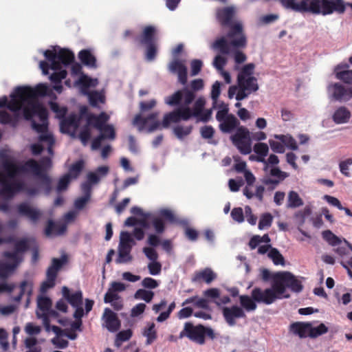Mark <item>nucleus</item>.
<instances>
[{
  "label": "nucleus",
  "mask_w": 352,
  "mask_h": 352,
  "mask_svg": "<svg viewBox=\"0 0 352 352\" xmlns=\"http://www.w3.org/2000/svg\"><path fill=\"white\" fill-rule=\"evenodd\" d=\"M52 93L49 86L40 83L34 87H17L10 94V100L6 96L0 98V107L6 106L10 111L0 110V123L15 126L21 119L32 121V128L38 135L37 142L30 145L34 155L45 148L50 155L53 154L55 140L47 129V111L38 99L39 96H51Z\"/></svg>",
  "instance_id": "1"
},
{
  "label": "nucleus",
  "mask_w": 352,
  "mask_h": 352,
  "mask_svg": "<svg viewBox=\"0 0 352 352\" xmlns=\"http://www.w3.org/2000/svg\"><path fill=\"white\" fill-rule=\"evenodd\" d=\"M0 194L7 199L24 191L30 196L38 194L43 189L46 194L51 190V180L44 173L50 167L49 157L43 158L40 164L28 160L23 164L5 151H0Z\"/></svg>",
  "instance_id": "2"
},
{
  "label": "nucleus",
  "mask_w": 352,
  "mask_h": 352,
  "mask_svg": "<svg viewBox=\"0 0 352 352\" xmlns=\"http://www.w3.org/2000/svg\"><path fill=\"white\" fill-rule=\"evenodd\" d=\"M87 107H83L80 109V115H71L66 119H63L60 122V129L62 133H69L74 137L78 128L85 124V126L80 129L78 138L83 145H87L91 137V126L97 129L100 135L95 138L91 143V149H98L104 138L113 140L115 138V130L112 125L106 124L109 116L106 113H101L98 116L94 115H87Z\"/></svg>",
  "instance_id": "3"
},
{
  "label": "nucleus",
  "mask_w": 352,
  "mask_h": 352,
  "mask_svg": "<svg viewBox=\"0 0 352 352\" xmlns=\"http://www.w3.org/2000/svg\"><path fill=\"white\" fill-rule=\"evenodd\" d=\"M43 53L48 63L41 61L40 68L45 75L49 74V69L53 71L50 77L54 83L53 88L57 92L61 93L63 87L59 82L66 77L65 68L74 61V55L71 51L59 47H52Z\"/></svg>",
  "instance_id": "4"
},
{
  "label": "nucleus",
  "mask_w": 352,
  "mask_h": 352,
  "mask_svg": "<svg viewBox=\"0 0 352 352\" xmlns=\"http://www.w3.org/2000/svg\"><path fill=\"white\" fill-rule=\"evenodd\" d=\"M247 45L246 37L243 32L241 22H236L231 26L226 37L217 39L212 47L225 54H232L236 63L240 64L246 60V56L239 51Z\"/></svg>",
  "instance_id": "5"
},
{
  "label": "nucleus",
  "mask_w": 352,
  "mask_h": 352,
  "mask_svg": "<svg viewBox=\"0 0 352 352\" xmlns=\"http://www.w3.org/2000/svg\"><path fill=\"white\" fill-rule=\"evenodd\" d=\"M195 99V94L188 89L177 91L173 95L164 98V102L169 106L183 105L184 108L190 112V118L196 117L199 121L206 122L212 116V109L204 110L206 100L204 97L198 98L193 107L190 104Z\"/></svg>",
  "instance_id": "6"
},
{
  "label": "nucleus",
  "mask_w": 352,
  "mask_h": 352,
  "mask_svg": "<svg viewBox=\"0 0 352 352\" xmlns=\"http://www.w3.org/2000/svg\"><path fill=\"white\" fill-rule=\"evenodd\" d=\"M254 69L253 63L247 64L242 68L237 78L238 85H232L228 89L229 98L232 99L235 96L240 101L258 89L256 79L252 76Z\"/></svg>",
  "instance_id": "7"
},
{
  "label": "nucleus",
  "mask_w": 352,
  "mask_h": 352,
  "mask_svg": "<svg viewBox=\"0 0 352 352\" xmlns=\"http://www.w3.org/2000/svg\"><path fill=\"white\" fill-rule=\"evenodd\" d=\"M81 66L74 64L72 67V76L74 78V85L78 87L84 95H87L89 102L96 107L98 103L104 102V95L102 91L88 92V89L97 86L98 80L81 73Z\"/></svg>",
  "instance_id": "8"
},
{
  "label": "nucleus",
  "mask_w": 352,
  "mask_h": 352,
  "mask_svg": "<svg viewBox=\"0 0 352 352\" xmlns=\"http://www.w3.org/2000/svg\"><path fill=\"white\" fill-rule=\"evenodd\" d=\"M29 240L21 239L14 243L13 252H5V261H0V278L10 276L23 261V255L29 245Z\"/></svg>",
  "instance_id": "9"
},
{
  "label": "nucleus",
  "mask_w": 352,
  "mask_h": 352,
  "mask_svg": "<svg viewBox=\"0 0 352 352\" xmlns=\"http://www.w3.org/2000/svg\"><path fill=\"white\" fill-rule=\"evenodd\" d=\"M109 170L107 166H102L98 167L94 172L88 173L87 182L82 184V190L85 195L76 200L74 203L76 208L81 209L84 207L90 197L91 186L98 183L102 178L107 175Z\"/></svg>",
  "instance_id": "10"
},
{
  "label": "nucleus",
  "mask_w": 352,
  "mask_h": 352,
  "mask_svg": "<svg viewBox=\"0 0 352 352\" xmlns=\"http://www.w3.org/2000/svg\"><path fill=\"white\" fill-rule=\"evenodd\" d=\"M272 278L273 282L270 288L262 289L259 287H255L252 289V297L254 301L265 305H271L277 299L283 298V290L279 289L278 286H276V280L274 275Z\"/></svg>",
  "instance_id": "11"
},
{
  "label": "nucleus",
  "mask_w": 352,
  "mask_h": 352,
  "mask_svg": "<svg viewBox=\"0 0 352 352\" xmlns=\"http://www.w3.org/2000/svg\"><path fill=\"white\" fill-rule=\"evenodd\" d=\"M274 276L276 280V286L283 290V298L289 297V295L286 293L287 287L294 292H300L302 289L300 281L289 272H278Z\"/></svg>",
  "instance_id": "12"
},
{
  "label": "nucleus",
  "mask_w": 352,
  "mask_h": 352,
  "mask_svg": "<svg viewBox=\"0 0 352 352\" xmlns=\"http://www.w3.org/2000/svg\"><path fill=\"white\" fill-rule=\"evenodd\" d=\"M135 244L131 234L128 232H122L118 245V254L116 260L117 263H126L132 260L131 251Z\"/></svg>",
  "instance_id": "13"
},
{
  "label": "nucleus",
  "mask_w": 352,
  "mask_h": 352,
  "mask_svg": "<svg viewBox=\"0 0 352 352\" xmlns=\"http://www.w3.org/2000/svg\"><path fill=\"white\" fill-rule=\"evenodd\" d=\"M230 139L233 144L242 154H249L252 151V142L250 136V131L243 126L237 128L234 134L231 135Z\"/></svg>",
  "instance_id": "14"
},
{
  "label": "nucleus",
  "mask_w": 352,
  "mask_h": 352,
  "mask_svg": "<svg viewBox=\"0 0 352 352\" xmlns=\"http://www.w3.org/2000/svg\"><path fill=\"white\" fill-rule=\"evenodd\" d=\"M327 96L331 100L347 102L352 98V86L345 87L339 82H331L327 87Z\"/></svg>",
  "instance_id": "15"
},
{
  "label": "nucleus",
  "mask_w": 352,
  "mask_h": 352,
  "mask_svg": "<svg viewBox=\"0 0 352 352\" xmlns=\"http://www.w3.org/2000/svg\"><path fill=\"white\" fill-rule=\"evenodd\" d=\"M158 115L157 112L153 113L145 118H143L141 115H137L133 121V124L140 131L153 132L159 129L162 125L157 120Z\"/></svg>",
  "instance_id": "16"
},
{
  "label": "nucleus",
  "mask_w": 352,
  "mask_h": 352,
  "mask_svg": "<svg viewBox=\"0 0 352 352\" xmlns=\"http://www.w3.org/2000/svg\"><path fill=\"white\" fill-rule=\"evenodd\" d=\"M63 297L75 309L74 317L75 319H80L84 315L82 309V294L81 291L71 292L67 287L62 289Z\"/></svg>",
  "instance_id": "17"
},
{
  "label": "nucleus",
  "mask_w": 352,
  "mask_h": 352,
  "mask_svg": "<svg viewBox=\"0 0 352 352\" xmlns=\"http://www.w3.org/2000/svg\"><path fill=\"white\" fill-rule=\"evenodd\" d=\"M205 328L203 326L194 327L190 323H186L184 329L179 335V338L187 337L190 340L201 344L205 341Z\"/></svg>",
  "instance_id": "18"
},
{
  "label": "nucleus",
  "mask_w": 352,
  "mask_h": 352,
  "mask_svg": "<svg viewBox=\"0 0 352 352\" xmlns=\"http://www.w3.org/2000/svg\"><path fill=\"white\" fill-rule=\"evenodd\" d=\"M66 262L65 256L60 258H54L52 260V265L48 268L47 272V279L43 283L41 287V291L45 292L48 289L54 287L55 284V279L59 269Z\"/></svg>",
  "instance_id": "19"
},
{
  "label": "nucleus",
  "mask_w": 352,
  "mask_h": 352,
  "mask_svg": "<svg viewBox=\"0 0 352 352\" xmlns=\"http://www.w3.org/2000/svg\"><path fill=\"white\" fill-rule=\"evenodd\" d=\"M179 107L164 116L162 126L168 128L171 124L177 123L181 120H188L190 118V112L184 108L183 105H178Z\"/></svg>",
  "instance_id": "20"
},
{
  "label": "nucleus",
  "mask_w": 352,
  "mask_h": 352,
  "mask_svg": "<svg viewBox=\"0 0 352 352\" xmlns=\"http://www.w3.org/2000/svg\"><path fill=\"white\" fill-rule=\"evenodd\" d=\"M84 166L83 162L79 160L74 163L69 169L67 174L62 177L58 182L56 190L60 192L65 190L72 179H76L80 174Z\"/></svg>",
  "instance_id": "21"
},
{
  "label": "nucleus",
  "mask_w": 352,
  "mask_h": 352,
  "mask_svg": "<svg viewBox=\"0 0 352 352\" xmlns=\"http://www.w3.org/2000/svg\"><path fill=\"white\" fill-rule=\"evenodd\" d=\"M246 217L247 221L254 226L256 223L257 218L252 214V209L250 206H246L244 208V211L242 208H234L231 211V217L232 219L239 223H243Z\"/></svg>",
  "instance_id": "22"
},
{
  "label": "nucleus",
  "mask_w": 352,
  "mask_h": 352,
  "mask_svg": "<svg viewBox=\"0 0 352 352\" xmlns=\"http://www.w3.org/2000/svg\"><path fill=\"white\" fill-rule=\"evenodd\" d=\"M20 215L26 217L32 222H36L42 215L41 211L28 202H23L16 206Z\"/></svg>",
  "instance_id": "23"
},
{
  "label": "nucleus",
  "mask_w": 352,
  "mask_h": 352,
  "mask_svg": "<svg viewBox=\"0 0 352 352\" xmlns=\"http://www.w3.org/2000/svg\"><path fill=\"white\" fill-rule=\"evenodd\" d=\"M151 223H152L155 231L157 234H161L164 230V223L162 218L156 214L148 213L145 214L143 219L140 221V224L144 229L150 228Z\"/></svg>",
  "instance_id": "24"
},
{
  "label": "nucleus",
  "mask_w": 352,
  "mask_h": 352,
  "mask_svg": "<svg viewBox=\"0 0 352 352\" xmlns=\"http://www.w3.org/2000/svg\"><path fill=\"white\" fill-rule=\"evenodd\" d=\"M102 320L103 327L111 332H116L120 327V321L117 315L110 309L106 308L104 309Z\"/></svg>",
  "instance_id": "25"
},
{
  "label": "nucleus",
  "mask_w": 352,
  "mask_h": 352,
  "mask_svg": "<svg viewBox=\"0 0 352 352\" xmlns=\"http://www.w3.org/2000/svg\"><path fill=\"white\" fill-rule=\"evenodd\" d=\"M223 314L226 321L230 326L235 324L236 320L245 317V314L243 309L238 306L224 307L223 309Z\"/></svg>",
  "instance_id": "26"
},
{
  "label": "nucleus",
  "mask_w": 352,
  "mask_h": 352,
  "mask_svg": "<svg viewBox=\"0 0 352 352\" xmlns=\"http://www.w3.org/2000/svg\"><path fill=\"white\" fill-rule=\"evenodd\" d=\"M258 252L260 254H267L268 258H270L276 265H284L285 264L283 255L277 249L272 248L270 245H260L258 249Z\"/></svg>",
  "instance_id": "27"
},
{
  "label": "nucleus",
  "mask_w": 352,
  "mask_h": 352,
  "mask_svg": "<svg viewBox=\"0 0 352 352\" xmlns=\"http://www.w3.org/2000/svg\"><path fill=\"white\" fill-rule=\"evenodd\" d=\"M169 70L172 73L177 74L179 81L185 85L187 82V68L184 60H173L168 65Z\"/></svg>",
  "instance_id": "28"
},
{
  "label": "nucleus",
  "mask_w": 352,
  "mask_h": 352,
  "mask_svg": "<svg viewBox=\"0 0 352 352\" xmlns=\"http://www.w3.org/2000/svg\"><path fill=\"white\" fill-rule=\"evenodd\" d=\"M44 326L47 331H53L56 334V337L52 339V342L56 347L59 349H65L68 345V341L63 339L61 336L63 330L56 326H51L46 319L44 320Z\"/></svg>",
  "instance_id": "29"
},
{
  "label": "nucleus",
  "mask_w": 352,
  "mask_h": 352,
  "mask_svg": "<svg viewBox=\"0 0 352 352\" xmlns=\"http://www.w3.org/2000/svg\"><path fill=\"white\" fill-rule=\"evenodd\" d=\"M351 118L350 110L344 106H340L334 109L331 114V119L336 124H344L349 122Z\"/></svg>",
  "instance_id": "30"
},
{
  "label": "nucleus",
  "mask_w": 352,
  "mask_h": 352,
  "mask_svg": "<svg viewBox=\"0 0 352 352\" xmlns=\"http://www.w3.org/2000/svg\"><path fill=\"white\" fill-rule=\"evenodd\" d=\"M243 195L248 199H256L263 201L265 187L261 185L251 186L247 185L243 190Z\"/></svg>",
  "instance_id": "31"
},
{
  "label": "nucleus",
  "mask_w": 352,
  "mask_h": 352,
  "mask_svg": "<svg viewBox=\"0 0 352 352\" xmlns=\"http://www.w3.org/2000/svg\"><path fill=\"white\" fill-rule=\"evenodd\" d=\"M289 329L293 334L301 338L309 337L310 323L302 322H294L290 325Z\"/></svg>",
  "instance_id": "32"
},
{
  "label": "nucleus",
  "mask_w": 352,
  "mask_h": 352,
  "mask_svg": "<svg viewBox=\"0 0 352 352\" xmlns=\"http://www.w3.org/2000/svg\"><path fill=\"white\" fill-rule=\"evenodd\" d=\"M38 310L36 312L38 318H43V320L45 319L49 322L47 319V315L50 313V309L52 305V302L50 298L41 296L39 297L37 302Z\"/></svg>",
  "instance_id": "33"
},
{
  "label": "nucleus",
  "mask_w": 352,
  "mask_h": 352,
  "mask_svg": "<svg viewBox=\"0 0 352 352\" xmlns=\"http://www.w3.org/2000/svg\"><path fill=\"white\" fill-rule=\"evenodd\" d=\"M19 288L20 289V294L14 298V300L19 301L23 296L27 295L28 302H29V297L32 294L33 288L32 278L30 276H26L25 278L20 283Z\"/></svg>",
  "instance_id": "34"
},
{
  "label": "nucleus",
  "mask_w": 352,
  "mask_h": 352,
  "mask_svg": "<svg viewBox=\"0 0 352 352\" xmlns=\"http://www.w3.org/2000/svg\"><path fill=\"white\" fill-rule=\"evenodd\" d=\"M235 12L236 9L233 6L219 9L217 12V19L222 25H229Z\"/></svg>",
  "instance_id": "35"
},
{
  "label": "nucleus",
  "mask_w": 352,
  "mask_h": 352,
  "mask_svg": "<svg viewBox=\"0 0 352 352\" xmlns=\"http://www.w3.org/2000/svg\"><path fill=\"white\" fill-rule=\"evenodd\" d=\"M217 278V274L210 269L205 268L197 272L192 278L193 281H204L207 284L210 283Z\"/></svg>",
  "instance_id": "36"
},
{
  "label": "nucleus",
  "mask_w": 352,
  "mask_h": 352,
  "mask_svg": "<svg viewBox=\"0 0 352 352\" xmlns=\"http://www.w3.org/2000/svg\"><path fill=\"white\" fill-rule=\"evenodd\" d=\"M67 226L64 223H54L52 221H49L48 225L45 229V234L47 236H58L63 234L66 230Z\"/></svg>",
  "instance_id": "37"
},
{
  "label": "nucleus",
  "mask_w": 352,
  "mask_h": 352,
  "mask_svg": "<svg viewBox=\"0 0 352 352\" xmlns=\"http://www.w3.org/2000/svg\"><path fill=\"white\" fill-rule=\"evenodd\" d=\"M142 335L146 338V344H151L157 337L155 324L153 322H148L142 330Z\"/></svg>",
  "instance_id": "38"
},
{
  "label": "nucleus",
  "mask_w": 352,
  "mask_h": 352,
  "mask_svg": "<svg viewBox=\"0 0 352 352\" xmlns=\"http://www.w3.org/2000/svg\"><path fill=\"white\" fill-rule=\"evenodd\" d=\"M239 124V122L235 116L230 115L227 118L219 122V128L224 133H230Z\"/></svg>",
  "instance_id": "39"
},
{
  "label": "nucleus",
  "mask_w": 352,
  "mask_h": 352,
  "mask_svg": "<svg viewBox=\"0 0 352 352\" xmlns=\"http://www.w3.org/2000/svg\"><path fill=\"white\" fill-rule=\"evenodd\" d=\"M334 72L337 79L347 84L352 83V70L346 69L345 67L338 65L336 67Z\"/></svg>",
  "instance_id": "40"
},
{
  "label": "nucleus",
  "mask_w": 352,
  "mask_h": 352,
  "mask_svg": "<svg viewBox=\"0 0 352 352\" xmlns=\"http://www.w3.org/2000/svg\"><path fill=\"white\" fill-rule=\"evenodd\" d=\"M274 138L279 140L284 145V148L291 150H296L298 145L296 140L290 134H275L273 135Z\"/></svg>",
  "instance_id": "41"
},
{
  "label": "nucleus",
  "mask_w": 352,
  "mask_h": 352,
  "mask_svg": "<svg viewBox=\"0 0 352 352\" xmlns=\"http://www.w3.org/2000/svg\"><path fill=\"white\" fill-rule=\"evenodd\" d=\"M254 151L256 153V161L266 163L265 157L269 152V147L265 143H256L254 146Z\"/></svg>",
  "instance_id": "42"
},
{
  "label": "nucleus",
  "mask_w": 352,
  "mask_h": 352,
  "mask_svg": "<svg viewBox=\"0 0 352 352\" xmlns=\"http://www.w3.org/2000/svg\"><path fill=\"white\" fill-rule=\"evenodd\" d=\"M78 57L81 62L89 67H96V60L95 56L92 54L90 50H81L78 54Z\"/></svg>",
  "instance_id": "43"
},
{
  "label": "nucleus",
  "mask_w": 352,
  "mask_h": 352,
  "mask_svg": "<svg viewBox=\"0 0 352 352\" xmlns=\"http://www.w3.org/2000/svg\"><path fill=\"white\" fill-rule=\"evenodd\" d=\"M156 32V28L153 26L146 27L143 30L141 43L144 45L155 43Z\"/></svg>",
  "instance_id": "44"
},
{
  "label": "nucleus",
  "mask_w": 352,
  "mask_h": 352,
  "mask_svg": "<svg viewBox=\"0 0 352 352\" xmlns=\"http://www.w3.org/2000/svg\"><path fill=\"white\" fill-rule=\"evenodd\" d=\"M270 239L268 234H264L263 236L258 235L254 236L250 241L249 245L251 249L258 248L260 245H270Z\"/></svg>",
  "instance_id": "45"
},
{
  "label": "nucleus",
  "mask_w": 352,
  "mask_h": 352,
  "mask_svg": "<svg viewBox=\"0 0 352 352\" xmlns=\"http://www.w3.org/2000/svg\"><path fill=\"white\" fill-rule=\"evenodd\" d=\"M303 205V201L295 191H290L287 197V207L298 208Z\"/></svg>",
  "instance_id": "46"
},
{
  "label": "nucleus",
  "mask_w": 352,
  "mask_h": 352,
  "mask_svg": "<svg viewBox=\"0 0 352 352\" xmlns=\"http://www.w3.org/2000/svg\"><path fill=\"white\" fill-rule=\"evenodd\" d=\"M217 109V113L216 114V119L219 122L227 118L230 114H228V107L226 104L223 102H217V105L214 107Z\"/></svg>",
  "instance_id": "47"
},
{
  "label": "nucleus",
  "mask_w": 352,
  "mask_h": 352,
  "mask_svg": "<svg viewBox=\"0 0 352 352\" xmlns=\"http://www.w3.org/2000/svg\"><path fill=\"white\" fill-rule=\"evenodd\" d=\"M153 292L146 290L144 289H138L134 294V298L136 300H142L146 302H150L153 300Z\"/></svg>",
  "instance_id": "48"
},
{
  "label": "nucleus",
  "mask_w": 352,
  "mask_h": 352,
  "mask_svg": "<svg viewBox=\"0 0 352 352\" xmlns=\"http://www.w3.org/2000/svg\"><path fill=\"white\" fill-rule=\"evenodd\" d=\"M192 131V126L177 125L173 129V133L179 140L188 135Z\"/></svg>",
  "instance_id": "49"
},
{
  "label": "nucleus",
  "mask_w": 352,
  "mask_h": 352,
  "mask_svg": "<svg viewBox=\"0 0 352 352\" xmlns=\"http://www.w3.org/2000/svg\"><path fill=\"white\" fill-rule=\"evenodd\" d=\"M104 300L106 303H110L116 310H120L122 307V300L119 295H114L113 297L105 294Z\"/></svg>",
  "instance_id": "50"
},
{
  "label": "nucleus",
  "mask_w": 352,
  "mask_h": 352,
  "mask_svg": "<svg viewBox=\"0 0 352 352\" xmlns=\"http://www.w3.org/2000/svg\"><path fill=\"white\" fill-rule=\"evenodd\" d=\"M256 301L248 296L243 295L240 296V303L241 306L247 311H254L256 308Z\"/></svg>",
  "instance_id": "51"
},
{
  "label": "nucleus",
  "mask_w": 352,
  "mask_h": 352,
  "mask_svg": "<svg viewBox=\"0 0 352 352\" xmlns=\"http://www.w3.org/2000/svg\"><path fill=\"white\" fill-rule=\"evenodd\" d=\"M126 286L124 283L120 282H112L110 287L106 294H109V296H114V295H118V292L124 291Z\"/></svg>",
  "instance_id": "52"
},
{
  "label": "nucleus",
  "mask_w": 352,
  "mask_h": 352,
  "mask_svg": "<svg viewBox=\"0 0 352 352\" xmlns=\"http://www.w3.org/2000/svg\"><path fill=\"white\" fill-rule=\"evenodd\" d=\"M221 83L219 81L214 82L212 86L210 97L212 100V107H215L217 105L218 98L221 94Z\"/></svg>",
  "instance_id": "53"
},
{
  "label": "nucleus",
  "mask_w": 352,
  "mask_h": 352,
  "mask_svg": "<svg viewBox=\"0 0 352 352\" xmlns=\"http://www.w3.org/2000/svg\"><path fill=\"white\" fill-rule=\"evenodd\" d=\"M328 331L327 327L325 326V324L321 323L319 325L316 327L312 326V324L310 323V333L309 337L311 338H316L318 336H320L322 334H324Z\"/></svg>",
  "instance_id": "54"
},
{
  "label": "nucleus",
  "mask_w": 352,
  "mask_h": 352,
  "mask_svg": "<svg viewBox=\"0 0 352 352\" xmlns=\"http://www.w3.org/2000/svg\"><path fill=\"white\" fill-rule=\"evenodd\" d=\"M352 166V157H349L341 161L339 163V169L340 173L345 177H351L349 168Z\"/></svg>",
  "instance_id": "55"
},
{
  "label": "nucleus",
  "mask_w": 352,
  "mask_h": 352,
  "mask_svg": "<svg viewBox=\"0 0 352 352\" xmlns=\"http://www.w3.org/2000/svg\"><path fill=\"white\" fill-rule=\"evenodd\" d=\"M322 236L332 246H336L338 244L341 243V239L330 230L324 231Z\"/></svg>",
  "instance_id": "56"
},
{
  "label": "nucleus",
  "mask_w": 352,
  "mask_h": 352,
  "mask_svg": "<svg viewBox=\"0 0 352 352\" xmlns=\"http://www.w3.org/2000/svg\"><path fill=\"white\" fill-rule=\"evenodd\" d=\"M271 149L277 153H283L285 152V148L283 144L281 142L274 138L273 136L268 141Z\"/></svg>",
  "instance_id": "57"
},
{
  "label": "nucleus",
  "mask_w": 352,
  "mask_h": 352,
  "mask_svg": "<svg viewBox=\"0 0 352 352\" xmlns=\"http://www.w3.org/2000/svg\"><path fill=\"white\" fill-rule=\"evenodd\" d=\"M162 267V264L158 261V260L149 261L147 265L148 272L152 276H157L160 274Z\"/></svg>",
  "instance_id": "58"
},
{
  "label": "nucleus",
  "mask_w": 352,
  "mask_h": 352,
  "mask_svg": "<svg viewBox=\"0 0 352 352\" xmlns=\"http://www.w3.org/2000/svg\"><path fill=\"white\" fill-rule=\"evenodd\" d=\"M131 336L132 333L131 331L129 329L119 332L117 335L116 340L115 341L116 346L119 347L121 345L122 342L129 340Z\"/></svg>",
  "instance_id": "59"
},
{
  "label": "nucleus",
  "mask_w": 352,
  "mask_h": 352,
  "mask_svg": "<svg viewBox=\"0 0 352 352\" xmlns=\"http://www.w3.org/2000/svg\"><path fill=\"white\" fill-rule=\"evenodd\" d=\"M273 217L270 213L263 214L260 219L258 223V228L260 230H264L269 228L272 222Z\"/></svg>",
  "instance_id": "60"
},
{
  "label": "nucleus",
  "mask_w": 352,
  "mask_h": 352,
  "mask_svg": "<svg viewBox=\"0 0 352 352\" xmlns=\"http://www.w3.org/2000/svg\"><path fill=\"white\" fill-rule=\"evenodd\" d=\"M50 105L52 111L56 113L57 118L60 119L64 118L67 112V109L65 107H60L54 102H51Z\"/></svg>",
  "instance_id": "61"
},
{
  "label": "nucleus",
  "mask_w": 352,
  "mask_h": 352,
  "mask_svg": "<svg viewBox=\"0 0 352 352\" xmlns=\"http://www.w3.org/2000/svg\"><path fill=\"white\" fill-rule=\"evenodd\" d=\"M141 285L144 288L153 289L160 285V282L151 277H146L142 280Z\"/></svg>",
  "instance_id": "62"
},
{
  "label": "nucleus",
  "mask_w": 352,
  "mask_h": 352,
  "mask_svg": "<svg viewBox=\"0 0 352 352\" xmlns=\"http://www.w3.org/2000/svg\"><path fill=\"white\" fill-rule=\"evenodd\" d=\"M142 251L150 261L158 260V254L153 247H144Z\"/></svg>",
  "instance_id": "63"
},
{
  "label": "nucleus",
  "mask_w": 352,
  "mask_h": 352,
  "mask_svg": "<svg viewBox=\"0 0 352 352\" xmlns=\"http://www.w3.org/2000/svg\"><path fill=\"white\" fill-rule=\"evenodd\" d=\"M227 63V59L223 55L217 56L212 63L213 66L219 71L223 70V68Z\"/></svg>",
  "instance_id": "64"
}]
</instances>
